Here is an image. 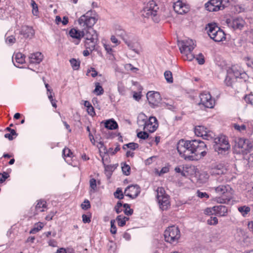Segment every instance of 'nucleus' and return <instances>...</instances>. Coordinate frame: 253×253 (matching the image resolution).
<instances>
[{
    "mask_svg": "<svg viewBox=\"0 0 253 253\" xmlns=\"http://www.w3.org/2000/svg\"><path fill=\"white\" fill-rule=\"evenodd\" d=\"M226 22L229 27L234 29H241L245 24L244 20L241 17L228 18Z\"/></svg>",
    "mask_w": 253,
    "mask_h": 253,
    "instance_id": "obj_18",
    "label": "nucleus"
},
{
    "mask_svg": "<svg viewBox=\"0 0 253 253\" xmlns=\"http://www.w3.org/2000/svg\"><path fill=\"white\" fill-rule=\"evenodd\" d=\"M20 33L25 38H31L34 35L35 31L32 27L24 25L22 27Z\"/></svg>",
    "mask_w": 253,
    "mask_h": 253,
    "instance_id": "obj_24",
    "label": "nucleus"
},
{
    "mask_svg": "<svg viewBox=\"0 0 253 253\" xmlns=\"http://www.w3.org/2000/svg\"><path fill=\"white\" fill-rule=\"evenodd\" d=\"M207 222L209 225H216L218 223V219L216 217H211Z\"/></svg>",
    "mask_w": 253,
    "mask_h": 253,
    "instance_id": "obj_53",
    "label": "nucleus"
},
{
    "mask_svg": "<svg viewBox=\"0 0 253 253\" xmlns=\"http://www.w3.org/2000/svg\"><path fill=\"white\" fill-rule=\"evenodd\" d=\"M227 73L232 75L234 78H240L245 79L247 77V74L243 69L238 65H233L227 70Z\"/></svg>",
    "mask_w": 253,
    "mask_h": 253,
    "instance_id": "obj_14",
    "label": "nucleus"
},
{
    "mask_svg": "<svg viewBox=\"0 0 253 253\" xmlns=\"http://www.w3.org/2000/svg\"><path fill=\"white\" fill-rule=\"evenodd\" d=\"M173 9L178 14H182L187 13L189 10V7L181 0L174 3Z\"/></svg>",
    "mask_w": 253,
    "mask_h": 253,
    "instance_id": "obj_22",
    "label": "nucleus"
},
{
    "mask_svg": "<svg viewBox=\"0 0 253 253\" xmlns=\"http://www.w3.org/2000/svg\"><path fill=\"white\" fill-rule=\"evenodd\" d=\"M197 193L198 196L201 198H205L208 199L209 197L208 194L206 192H200V191H198Z\"/></svg>",
    "mask_w": 253,
    "mask_h": 253,
    "instance_id": "obj_61",
    "label": "nucleus"
},
{
    "mask_svg": "<svg viewBox=\"0 0 253 253\" xmlns=\"http://www.w3.org/2000/svg\"><path fill=\"white\" fill-rule=\"evenodd\" d=\"M87 111L88 114L91 116H93L95 115L94 109L92 106H89V107L87 108Z\"/></svg>",
    "mask_w": 253,
    "mask_h": 253,
    "instance_id": "obj_62",
    "label": "nucleus"
},
{
    "mask_svg": "<svg viewBox=\"0 0 253 253\" xmlns=\"http://www.w3.org/2000/svg\"><path fill=\"white\" fill-rule=\"evenodd\" d=\"M137 137L142 139H146L149 136L148 134L146 131H140L137 134Z\"/></svg>",
    "mask_w": 253,
    "mask_h": 253,
    "instance_id": "obj_52",
    "label": "nucleus"
},
{
    "mask_svg": "<svg viewBox=\"0 0 253 253\" xmlns=\"http://www.w3.org/2000/svg\"><path fill=\"white\" fill-rule=\"evenodd\" d=\"M229 0H210L205 4V9L209 12H216L225 8Z\"/></svg>",
    "mask_w": 253,
    "mask_h": 253,
    "instance_id": "obj_8",
    "label": "nucleus"
},
{
    "mask_svg": "<svg viewBox=\"0 0 253 253\" xmlns=\"http://www.w3.org/2000/svg\"><path fill=\"white\" fill-rule=\"evenodd\" d=\"M246 140L247 139L244 138H240L237 143V146L241 149V152L243 154L245 152V148L247 146Z\"/></svg>",
    "mask_w": 253,
    "mask_h": 253,
    "instance_id": "obj_34",
    "label": "nucleus"
},
{
    "mask_svg": "<svg viewBox=\"0 0 253 253\" xmlns=\"http://www.w3.org/2000/svg\"><path fill=\"white\" fill-rule=\"evenodd\" d=\"M84 46L91 51L95 49L98 42V34L92 28L84 29Z\"/></svg>",
    "mask_w": 253,
    "mask_h": 253,
    "instance_id": "obj_2",
    "label": "nucleus"
},
{
    "mask_svg": "<svg viewBox=\"0 0 253 253\" xmlns=\"http://www.w3.org/2000/svg\"><path fill=\"white\" fill-rule=\"evenodd\" d=\"M63 155L64 157H71V156L72 155V153L71 152V150L68 148H64L63 150Z\"/></svg>",
    "mask_w": 253,
    "mask_h": 253,
    "instance_id": "obj_58",
    "label": "nucleus"
},
{
    "mask_svg": "<svg viewBox=\"0 0 253 253\" xmlns=\"http://www.w3.org/2000/svg\"><path fill=\"white\" fill-rule=\"evenodd\" d=\"M124 42L130 49L133 50L135 53L137 54L140 53V51L136 48L137 45H139V43L138 42H135L130 40L129 37Z\"/></svg>",
    "mask_w": 253,
    "mask_h": 253,
    "instance_id": "obj_29",
    "label": "nucleus"
},
{
    "mask_svg": "<svg viewBox=\"0 0 253 253\" xmlns=\"http://www.w3.org/2000/svg\"><path fill=\"white\" fill-rule=\"evenodd\" d=\"M157 193V199L160 208L163 211L167 210L170 207L169 196L166 194L163 187H158Z\"/></svg>",
    "mask_w": 253,
    "mask_h": 253,
    "instance_id": "obj_9",
    "label": "nucleus"
},
{
    "mask_svg": "<svg viewBox=\"0 0 253 253\" xmlns=\"http://www.w3.org/2000/svg\"><path fill=\"white\" fill-rule=\"evenodd\" d=\"M56 212L53 211H51L46 217L45 219L47 220H51L52 219L53 217L55 215Z\"/></svg>",
    "mask_w": 253,
    "mask_h": 253,
    "instance_id": "obj_64",
    "label": "nucleus"
},
{
    "mask_svg": "<svg viewBox=\"0 0 253 253\" xmlns=\"http://www.w3.org/2000/svg\"><path fill=\"white\" fill-rule=\"evenodd\" d=\"M31 5L32 6V13L34 15L37 16L38 14V5L34 0H31Z\"/></svg>",
    "mask_w": 253,
    "mask_h": 253,
    "instance_id": "obj_46",
    "label": "nucleus"
},
{
    "mask_svg": "<svg viewBox=\"0 0 253 253\" xmlns=\"http://www.w3.org/2000/svg\"><path fill=\"white\" fill-rule=\"evenodd\" d=\"M95 88L93 91L97 95H100L103 94L104 89L99 83L95 84Z\"/></svg>",
    "mask_w": 253,
    "mask_h": 253,
    "instance_id": "obj_39",
    "label": "nucleus"
},
{
    "mask_svg": "<svg viewBox=\"0 0 253 253\" xmlns=\"http://www.w3.org/2000/svg\"><path fill=\"white\" fill-rule=\"evenodd\" d=\"M83 221L84 223H89L91 221V215L87 214H83Z\"/></svg>",
    "mask_w": 253,
    "mask_h": 253,
    "instance_id": "obj_55",
    "label": "nucleus"
},
{
    "mask_svg": "<svg viewBox=\"0 0 253 253\" xmlns=\"http://www.w3.org/2000/svg\"><path fill=\"white\" fill-rule=\"evenodd\" d=\"M122 169L123 173L126 175H129L130 173V167L126 164H122Z\"/></svg>",
    "mask_w": 253,
    "mask_h": 253,
    "instance_id": "obj_42",
    "label": "nucleus"
},
{
    "mask_svg": "<svg viewBox=\"0 0 253 253\" xmlns=\"http://www.w3.org/2000/svg\"><path fill=\"white\" fill-rule=\"evenodd\" d=\"M164 76L165 79L169 83H172L173 82V77L172 73L169 71H166L164 73Z\"/></svg>",
    "mask_w": 253,
    "mask_h": 253,
    "instance_id": "obj_41",
    "label": "nucleus"
},
{
    "mask_svg": "<svg viewBox=\"0 0 253 253\" xmlns=\"http://www.w3.org/2000/svg\"><path fill=\"white\" fill-rule=\"evenodd\" d=\"M81 208L83 210H87L90 208V204L88 200H85L83 203L81 204Z\"/></svg>",
    "mask_w": 253,
    "mask_h": 253,
    "instance_id": "obj_54",
    "label": "nucleus"
},
{
    "mask_svg": "<svg viewBox=\"0 0 253 253\" xmlns=\"http://www.w3.org/2000/svg\"><path fill=\"white\" fill-rule=\"evenodd\" d=\"M224 170L225 169L223 166L221 165H217L211 167L210 172L212 175H220L217 179V181L221 182L224 180V178L222 175L223 174Z\"/></svg>",
    "mask_w": 253,
    "mask_h": 253,
    "instance_id": "obj_20",
    "label": "nucleus"
},
{
    "mask_svg": "<svg viewBox=\"0 0 253 253\" xmlns=\"http://www.w3.org/2000/svg\"><path fill=\"white\" fill-rule=\"evenodd\" d=\"M246 102L253 105V94H250L245 97Z\"/></svg>",
    "mask_w": 253,
    "mask_h": 253,
    "instance_id": "obj_51",
    "label": "nucleus"
},
{
    "mask_svg": "<svg viewBox=\"0 0 253 253\" xmlns=\"http://www.w3.org/2000/svg\"><path fill=\"white\" fill-rule=\"evenodd\" d=\"M179 49L181 53L183 54L184 60L191 61L194 58L192 51L195 47L194 41L191 39H186L179 42Z\"/></svg>",
    "mask_w": 253,
    "mask_h": 253,
    "instance_id": "obj_4",
    "label": "nucleus"
},
{
    "mask_svg": "<svg viewBox=\"0 0 253 253\" xmlns=\"http://www.w3.org/2000/svg\"><path fill=\"white\" fill-rule=\"evenodd\" d=\"M69 35L74 40L73 42L75 44L78 45L80 42L82 38L84 37V29L80 31L76 28H72L70 30Z\"/></svg>",
    "mask_w": 253,
    "mask_h": 253,
    "instance_id": "obj_21",
    "label": "nucleus"
},
{
    "mask_svg": "<svg viewBox=\"0 0 253 253\" xmlns=\"http://www.w3.org/2000/svg\"><path fill=\"white\" fill-rule=\"evenodd\" d=\"M195 133L198 136L202 137L203 139L208 140H212L215 137V134L212 131L202 126L195 127Z\"/></svg>",
    "mask_w": 253,
    "mask_h": 253,
    "instance_id": "obj_12",
    "label": "nucleus"
},
{
    "mask_svg": "<svg viewBox=\"0 0 253 253\" xmlns=\"http://www.w3.org/2000/svg\"><path fill=\"white\" fill-rule=\"evenodd\" d=\"M105 127L109 129L113 130L118 127V124L116 121L113 119H110L104 122Z\"/></svg>",
    "mask_w": 253,
    "mask_h": 253,
    "instance_id": "obj_31",
    "label": "nucleus"
},
{
    "mask_svg": "<svg viewBox=\"0 0 253 253\" xmlns=\"http://www.w3.org/2000/svg\"><path fill=\"white\" fill-rule=\"evenodd\" d=\"M204 213L207 215L215 214V209H214V207L206 209L204 211Z\"/></svg>",
    "mask_w": 253,
    "mask_h": 253,
    "instance_id": "obj_50",
    "label": "nucleus"
},
{
    "mask_svg": "<svg viewBox=\"0 0 253 253\" xmlns=\"http://www.w3.org/2000/svg\"><path fill=\"white\" fill-rule=\"evenodd\" d=\"M235 80V78L232 75H229L227 73V76L224 80V83L227 86H232Z\"/></svg>",
    "mask_w": 253,
    "mask_h": 253,
    "instance_id": "obj_35",
    "label": "nucleus"
},
{
    "mask_svg": "<svg viewBox=\"0 0 253 253\" xmlns=\"http://www.w3.org/2000/svg\"><path fill=\"white\" fill-rule=\"evenodd\" d=\"M43 227V223L42 222H39L34 225V227L30 230V234H36L39 231H40Z\"/></svg>",
    "mask_w": 253,
    "mask_h": 253,
    "instance_id": "obj_36",
    "label": "nucleus"
},
{
    "mask_svg": "<svg viewBox=\"0 0 253 253\" xmlns=\"http://www.w3.org/2000/svg\"><path fill=\"white\" fill-rule=\"evenodd\" d=\"M215 209V215L219 216H225L228 213V208L225 206H214Z\"/></svg>",
    "mask_w": 253,
    "mask_h": 253,
    "instance_id": "obj_26",
    "label": "nucleus"
},
{
    "mask_svg": "<svg viewBox=\"0 0 253 253\" xmlns=\"http://www.w3.org/2000/svg\"><path fill=\"white\" fill-rule=\"evenodd\" d=\"M117 36L120 37L124 42L129 37L123 30H118L116 32Z\"/></svg>",
    "mask_w": 253,
    "mask_h": 253,
    "instance_id": "obj_38",
    "label": "nucleus"
},
{
    "mask_svg": "<svg viewBox=\"0 0 253 253\" xmlns=\"http://www.w3.org/2000/svg\"><path fill=\"white\" fill-rule=\"evenodd\" d=\"M164 237L167 242L170 244L177 242L180 237V232L178 227H168L165 231Z\"/></svg>",
    "mask_w": 253,
    "mask_h": 253,
    "instance_id": "obj_7",
    "label": "nucleus"
},
{
    "mask_svg": "<svg viewBox=\"0 0 253 253\" xmlns=\"http://www.w3.org/2000/svg\"><path fill=\"white\" fill-rule=\"evenodd\" d=\"M250 124L249 123H244L243 124H234L233 127L234 129L238 131L244 133L247 131V129H250Z\"/></svg>",
    "mask_w": 253,
    "mask_h": 253,
    "instance_id": "obj_27",
    "label": "nucleus"
},
{
    "mask_svg": "<svg viewBox=\"0 0 253 253\" xmlns=\"http://www.w3.org/2000/svg\"><path fill=\"white\" fill-rule=\"evenodd\" d=\"M206 29L209 36L214 42H220L225 40L224 32L216 24H209Z\"/></svg>",
    "mask_w": 253,
    "mask_h": 253,
    "instance_id": "obj_6",
    "label": "nucleus"
},
{
    "mask_svg": "<svg viewBox=\"0 0 253 253\" xmlns=\"http://www.w3.org/2000/svg\"><path fill=\"white\" fill-rule=\"evenodd\" d=\"M129 218L123 216L122 215H118L116 218V220L118 222V224L119 226H124L126 223V221L128 220Z\"/></svg>",
    "mask_w": 253,
    "mask_h": 253,
    "instance_id": "obj_33",
    "label": "nucleus"
},
{
    "mask_svg": "<svg viewBox=\"0 0 253 253\" xmlns=\"http://www.w3.org/2000/svg\"><path fill=\"white\" fill-rule=\"evenodd\" d=\"M133 97L135 100L139 101L141 98V95L140 92H134Z\"/></svg>",
    "mask_w": 253,
    "mask_h": 253,
    "instance_id": "obj_63",
    "label": "nucleus"
},
{
    "mask_svg": "<svg viewBox=\"0 0 253 253\" xmlns=\"http://www.w3.org/2000/svg\"><path fill=\"white\" fill-rule=\"evenodd\" d=\"M43 57V55L39 52L31 54L29 57V62L31 64H39L42 60Z\"/></svg>",
    "mask_w": 253,
    "mask_h": 253,
    "instance_id": "obj_23",
    "label": "nucleus"
},
{
    "mask_svg": "<svg viewBox=\"0 0 253 253\" xmlns=\"http://www.w3.org/2000/svg\"><path fill=\"white\" fill-rule=\"evenodd\" d=\"M126 147L130 149L131 150H134L138 147V144L135 143L131 142L124 145L123 147V149H126Z\"/></svg>",
    "mask_w": 253,
    "mask_h": 253,
    "instance_id": "obj_45",
    "label": "nucleus"
},
{
    "mask_svg": "<svg viewBox=\"0 0 253 253\" xmlns=\"http://www.w3.org/2000/svg\"><path fill=\"white\" fill-rule=\"evenodd\" d=\"M177 150L179 155L186 160H190L193 158L191 156L192 140H180L177 144Z\"/></svg>",
    "mask_w": 253,
    "mask_h": 253,
    "instance_id": "obj_5",
    "label": "nucleus"
},
{
    "mask_svg": "<svg viewBox=\"0 0 253 253\" xmlns=\"http://www.w3.org/2000/svg\"><path fill=\"white\" fill-rule=\"evenodd\" d=\"M96 146L99 149L100 152H103L105 154L107 153V149L102 141L98 142Z\"/></svg>",
    "mask_w": 253,
    "mask_h": 253,
    "instance_id": "obj_43",
    "label": "nucleus"
},
{
    "mask_svg": "<svg viewBox=\"0 0 253 253\" xmlns=\"http://www.w3.org/2000/svg\"><path fill=\"white\" fill-rule=\"evenodd\" d=\"M89 187L90 193H93L96 191L97 188V185L96 181L94 178H92L89 180Z\"/></svg>",
    "mask_w": 253,
    "mask_h": 253,
    "instance_id": "obj_37",
    "label": "nucleus"
},
{
    "mask_svg": "<svg viewBox=\"0 0 253 253\" xmlns=\"http://www.w3.org/2000/svg\"><path fill=\"white\" fill-rule=\"evenodd\" d=\"M97 19L94 16H91L89 12L82 15L78 20L81 26H86V28H92L96 23Z\"/></svg>",
    "mask_w": 253,
    "mask_h": 253,
    "instance_id": "obj_13",
    "label": "nucleus"
},
{
    "mask_svg": "<svg viewBox=\"0 0 253 253\" xmlns=\"http://www.w3.org/2000/svg\"><path fill=\"white\" fill-rule=\"evenodd\" d=\"M8 176V173L6 172H4L2 174L0 173V183L3 182Z\"/></svg>",
    "mask_w": 253,
    "mask_h": 253,
    "instance_id": "obj_57",
    "label": "nucleus"
},
{
    "mask_svg": "<svg viewBox=\"0 0 253 253\" xmlns=\"http://www.w3.org/2000/svg\"><path fill=\"white\" fill-rule=\"evenodd\" d=\"M191 156L193 158L190 161L198 160L203 158L207 153V145L199 140H192Z\"/></svg>",
    "mask_w": 253,
    "mask_h": 253,
    "instance_id": "obj_3",
    "label": "nucleus"
},
{
    "mask_svg": "<svg viewBox=\"0 0 253 253\" xmlns=\"http://www.w3.org/2000/svg\"><path fill=\"white\" fill-rule=\"evenodd\" d=\"M114 195L116 198L120 199V200L123 199L124 198L123 193L122 190L120 188H117L116 192H114Z\"/></svg>",
    "mask_w": 253,
    "mask_h": 253,
    "instance_id": "obj_47",
    "label": "nucleus"
},
{
    "mask_svg": "<svg viewBox=\"0 0 253 253\" xmlns=\"http://www.w3.org/2000/svg\"><path fill=\"white\" fill-rule=\"evenodd\" d=\"M200 98V104L208 108L213 107L214 100L212 98L211 95L209 92H205L201 93Z\"/></svg>",
    "mask_w": 253,
    "mask_h": 253,
    "instance_id": "obj_15",
    "label": "nucleus"
},
{
    "mask_svg": "<svg viewBox=\"0 0 253 253\" xmlns=\"http://www.w3.org/2000/svg\"><path fill=\"white\" fill-rule=\"evenodd\" d=\"M214 139L215 145L214 147L215 150L218 153H222L225 152L230 148V145L227 137L224 135H220Z\"/></svg>",
    "mask_w": 253,
    "mask_h": 253,
    "instance_id": "obj_10",
    "label": "nucleus"
},
{
    "mask_svg": "<svg viewBox=\"0 0 253 253\" xmlns=\"http://www.w3.org/2000/svg\"><path fill=\"white\" fill-rule=\"evenodd\" d=\"M123 205L121 202H118L115 207V211L117 213H120L122 211V207Z\"/></svg>",
    "mask_w": 253,
    "mask_h": 253,
    "instance_id": "obj_59",
    "label": "nucleus"
},
{
    "mask_svg": "<svg viewBox=\"0 0 253 253\" xmlns=\"http://www.w3.org/2000/svg\"><path fill=\"white\" fill-rule=\"evenodd\" d=\"M16 42V39L13 36L7 37L6 42L7 44H12Z\"/></svg>",
    "mask_w": 253,
    "mask_h": 253,
    "instance_id": "obj_56",
    "label": "nucleus"
},
{
    "mask_svg": "<svg viewBox=\"0 0 253 253\" xmlns=\"http://www.w3.org/2000/svg\"><path fill=\"white\" fill-rule=\"evenodd\" d=\"M14 57H13V62L15 66L18 67L19 65L23 64L25 62V56L20 52L15 53Z\"/></svg>",
    "mask_w": 253,
    "mask_h": 253,
    "instance_id": "obj_25",
    "label": "nucleus"
},
{
    "mask_svg": "<svg viewBox=\"0 0 253 253\" xmlns=\"http://www.w3.org/2000/svg\"><path fill=\"white\" fill-rule=\"evenodd\" d=\"M147 100L151 106L155 108L158 106L161 100L160 94L157 91H149L146 95Z\"/></svg>",
    "mask_w": 253,
    "mask_h": 253,
    "instance_id": "obj_16",
    "label": "nucleus"
},
{
    "mask_svg": "<svg viewBox=\"0 0 253 253\" xmlns=\"http://www.w3.org/2000/svg\"><path fill=\"white\" fill-rule=\"evenodd\" d=\"M158 126L159 124L156 118L155 117H150L147 121L144 130L152 133L157 130Z\"/></svg>",
    "mask_w": 253,
    "mask_h": 253,
    "instance_id": "obj_19",
    "label": "nucleus"
},
{
    "mask_svg": "<svg viewBox=\"0 0 253 253\" xmlns=\"http://www.w3.org/2000/svg\"><path fill=\"white\" fill-rule=\"evenodd\" d=\"M46 208V201L40 200L37 201V205L35 206V211L34 215H37L39 212H42L44 211V209Z\"/></svg>",
    "mask_w": 253,
    "mask_h": 253,
    "instance_id": "obj_28",
    "label": "nucleus"
},
{
    "mask_svg": "<svg viewBox=\"0 0 253 253\" xmlns=\"http://www.w3.org/2000/svg\"><path fill=\"white\" fill-rule=\"evenodd\" d=\"M110 223H111L110 232L112 234H115L117 232V227L115 225V220H111Z\"/></svg>",
    "mask_w": 253,
    "mask_h": 253,
    "instance_id": "obj_49",
    "label": "nucleus"
},
{
    "mask_svg": "<svg viewBox=\"0 0 253 253\" xmlns=\"http://www.w3.org/2000/svg\"><path fill=\"white\" fill-rule=\"evenodd\" d=\"M196 60L199 64L202 65L205 63V59L202 54H199L198 56L196 58Z\"/></svg>",
    "mask_w": 253,
    "mask_h": 253,
    "instance_id": "obj_60",
    "label": "nucleus"
},
{
    "mask_svg": "<svg viewBox=\"0 0 253 253\" xmlns=\"http://www.w3.org/2000/svg\"><path fill=\"white\" fill-rule=\"evenodd\" d=\"M124 208L125 209L124 211L125 213L127 215H130L133 213V210L130 209V206L128 204H125L123 205Z\"/></svg>",
    "mask_w": 253,
    "mask_h": 253,
    "instance_id": "obj_44",
    "label": "nucleus"
},
{
    "mask_svg": "<svg viewBox=\"0 0 253 253\" xmlns=\"http://www.w3.org/2000/svg\"><path fill=\"white\" fill-rule=\"evenodd\" d=\"M141 188L137 184L128 186L125 190L124 194L131 199L136 198L140 194Z\"/></svg>",
    "mask_w": 253,
    "mask_h": 253,
    "instance_id": "obj_17",
    "label": "nucleus"
},
{
    "mask_svg": "<svg viewBox=\"0 0 253 253\" xmlns=\"http://www.w3.org/2000/svg\"><path fill=\"white\" fill-rule=\"evenodd\" d=\"M238 211L243 217H246L250 213L251 208L247 206H240L238 208Z\"/></svg>",
    "mask_w": 253,
    "mask_h": 253,
    "instance_id": "obj_32",
    "label": "nucleus"
},
{
    "mask_svg": "<svg viewBox=\"0 0 253 253\" xmlns=\"http://www.w3.org/2000/svg\"><path fill=\"white\" fill-rule=\"evenodd\" d=\"M70 62L72 68L74 70H77L79 69L80 66V61L76 60L75 58H72L70 60Z\"/></svg>",
    "mask_w": 253,
    "mask_h": 253,
    "instance_id": "obj_40",
    "label": "nucleus"
},
{
    "mask_svg": "<svg viewBox=\"0 0 253 253\" xmlns=\"http://www.w3.org/2000/svg\"><path fill=\"white\" fill-rule=\"evenodd\" d=\"M247 146L245 148L244 154H247L250 150L253 147V144L249 140H246Z\"/></svg>",
    "mask_w": 253,
    "mask_h": 253,
    "instance_id": "obj_48",
    "label": "nucleus"
},
{
    "mask_svg": "<svg viewBox=\"0 0 253 253\" xmlns=\"http://www.w3.org/2000/svg\"><path fill=\"white\" fill-rule=\"evenodd\" d=\"M211 189L214 190L217 194L221 196L215 198V201L218 203H228L232 199L233 190L229 185H220L212 187Z\"/></svg>",
    "mask_w": 253,
    "mask_h": 253,
    "instance_id": "obj_1",
    "label": "nucleus"
},
{
    "mask_svg": "<svg viewBox=\"0 0 253 253\" xmlns=\"http://www.w3.org/2000/svg\"><path fill=\"white\" fill-rule=\"evenodd\" d=\"M158 7L154 0L149 1L142 11V15L144 17L151 18L153 20L157 15Z\"/></svg>",
    "mask_w": 253,
    "mask_h": 253,
    "instance_id": "obj_11",
    "label": "nucleus"
},
{
    "mask_svg": "<svg viewBox=\"0 0 253 253\" xmlns=\"http://www.w3.org/2000/svg\"><path fill=\"white\" fill-rule=\"evenodd\" d=\"M147 120V117L145 114L143 113L140 114L138 116L137 122L139 126L143 127V128L144 129L145 125L146 124Z\"/></svg>",
    "mask_w": 253,
    "mask_h": 253,
    "instance_id": "obj_30",
    "label": "nucleus"
}]
</instances>
